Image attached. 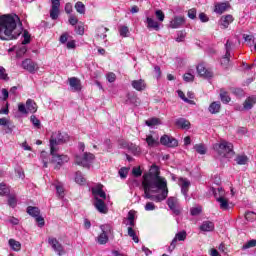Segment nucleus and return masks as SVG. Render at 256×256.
<instances>
[{"label": "nucleus", "instance_id": "25", "mask_svg": "<svg viewBox=\"0 0 256 256\" xmlns=\"http://www.w3.org/2000/svg\"><path fill=\"white\" fill-rule=\"evenodd\" d=\"M200 231L211 232L215 229V224L211 221H204L199 227Z\"/></svg>", "mask_w": 256, "mask_h": 256}, {"label": "nucleus", "instance_id": "23", "mask_svg": "<svg viewBox=\"0 0 256 256\" xmlns=\"http://www.w3.org/2000/svg\"><path fill=\"white\" fill-rule=\"evenodd\" d=\"M94 207L99 211V213H107V205L105 204V199L95 200Z\"/></svg>", "mask_w": 256, "mask_h": 256}, {"label": "nucleus", "instance_id": "57", "mask_svg": "<svg viewBox=\"0 0 256 256\" xmlns=\"http://www.w3.org/2000/svg\"><path fill=\"white\" fill-rule=\"evenodd\" d=\"M232 47H233V42H230L229 40H227V42L225 44V50H226L225 55H231Z\"/></svg>", "mask_w": 256, "mask_h": 256}, {"label": "nucleus", "instance_id": "1", "mask_svg": "<svg viewBox=\"0 0 256 256\" xmlns=\"http://www.w3.org/2000/svg\"><path fill=\"white\" fill-rule=\"evenodd\" d=\"M23 33V22L17 14H6L0 16V39L2 41H13Z\"/></svg>", "mask_w": 256, "mask_h": 256}, {"label": "nucleus", "instance_id": "10", "mask_svg": "<svg viewBox=\"0 0 256 256\" xmlns=\"http://www.w3.org/2000/svg\"><path fill=\"white\" fill-rule=\"evenodd\" d=\"M61 8V0H51L50 18L53 21L59 19V13Z\"/></svg>", "mask_w": 256, "mask_h": 256}, {"label": "nucleus", "instance_id": "28", "mask_svg": "<svg viewBox=\"0 0 256 256\" xmlns=\"http://www.w3.org/2000/svg\"><path fill=\"white\" fill-rule=\"evenodd\" d=\"M147 28L148 29H154V31H159V22L155 21V19L151 17L146 18Z\"/></svg>", "mask_w": 256, "mask_h": 256}, {"label": "nucleus", "instance_id": "56", "mask_svg": "<svg viewBox=\"0 0 256 256\" xmlns=\"http://www.w3.org/2000/svg\"><path fill=\"white\" fill-rule=\"evenodd\" d=\"M106 78H107V81H108L109 83H115V80L117 79V76L115 75V73L109 72V73L106 75Z\"/></svg>", "mask_w": 256, "mask_h": 256}, {"label": "nucleus", "instance_id": "45", "mask_svg": "<svg viewBox=\"0 0 256 256\" xmlns=\"http://www.w3.org/2000/svg\"><path fill=\"white\" fill-rule=\"evenodd\" d=\"M0 79L2 81H9V76L7 75V71L3 66H0Z\"/></svg>", "mask_w": 256, "mask_h": 256}, {"label": "nucleus", "instance_id": "59", "mask_svg": "<svg viewBox=\"0 0 256 256\" xmlns=\"http://www.w3.org/2000/svg\"><path fill=\"white\" fill-rule=\"evenodd\" d=\"M68 21H69L70 25H72V26H75V25H77V23H79V20L73 14L69 15V20Z\"/></svg>", "mask_w": 256, "mask_h": 256}, {"label": "nucleus", "instance_id": "63", "mask_svg": "<svg viewBox=\"0 0 256 256\" xmlns=\"http://www.w3.org/2000/svg\"><path fill=\"white\" fill-rule=\"evenodd\" d=\"M18 111L19 113H22L23 115H27L28 111H27V107H25V104L20 103L18 105Z\"/></svg>", "mask_w": 256, "mask_h": 256}, {"label": "nucleus", "instance_id": "62", "mask_svg": "<svg viewBox=\"0 0 256 256\" xmlns=\"http://www.w3.org/2000/svg\"><path fill=\"white\" fill-rule=\"evenodd\" d=\"M190 213L193 217L201 214V207L191 208Z\"/></svg>", "mask_w": 256, "mask_h": 256}, {"label": "nucleus", "instance_id": "51", "mask_svg": "<svg viewBox=\"0 0 256 256\" xmlns=\"http://www.w3.org/2000/svg\"><path fill=\"white\" fill-rule=\"evenodd\" d=\"M56 193L59 197H64L65 189L63 188V185L56 184L55 185Z\"/></svg>", "mask_w": 256, "mask_h": 256}, {"label": "nucleus", "instance_id": "49", "mask_svg": "<svg viewBox=\"0 0 256 256\" xmlns=\"http://www.w3.org/2000/svg\"><path fill=\"white\" fill-rule=\"evenodd\" d=\"M23 38L24 40L22 41V45H27L31 42V35H29L27 30H24Z\"/></svg>", "mask_w": 256, "mask_h": 256}, {"label": "nucleus", "instance_id": "21", "mask_svg": "<svg viewBox=\"0 0 256 256\" xmlns=\"http://www.w3.org/2000/svg\"><path fill=\"white\" fill-rule=\"evenodd\" d=\"M131 85L133 87V89H135L136 91H145L147 84L145 83V80L143 79H139V80H133L131 82Z\"/></svg>", "mask_w": 256, "mask_h": 256}, {"label": "nucleus", "instance_id": "8", "mask_svg": "<svg viewBox=\"0 0 256 256\" xmlns=\"http://www.w3.org/2000/svg\"><path fill=\"white\" fill-rule=\"evenodd\" d=\"M59 150H54V152L52 153V149H50V155L52 156V160L51 163H56V166L54 167V169H61V167H63V165H65V163L69 162V156L67 155H60L58 154Z\"/></svg>", "mask_w": 256, "mask_h": 256}, {"label": "nucleus", "instance_id": "46", "mask_svg": "<svg viewBox=\"0 0 256 256\" xmlns=\"http://www.w3.org/2000/svg\"><path fill=\"white\" fill-rule=\"evenodd\" d=\"M183 79L186 83H191L195 81V75H193L191 72H188L184 74Z\"/></svg>", "mask_w": 256, "mask_h": 256}, {"label": "nucleus", "instance_id": "31", "mask_svg": "<svg viewBox=\"0 0 256 256\" xmlns=\"http://www.w3.org/2000/svg\"><path fill=\"white\" fill-rule=\"evenodd\" d=\"M220 99L222 103H229L231 101V97H229V93L225 89L220 90Z\"/></svg>", "mask_w": 256, "mask_h": 256}, {"label": "nucleus", "instance_id": "60", "mask_svg": "<svg viewBox=\"0 0 256 256\" xmlns=\"http://www.w3.org/2000/svg\"><path fill=\"white\" fill-rule=\"evenodd\" d=\"M156 206L153 202H147L145 205V211H155Z\"/></svg>", "mask_w": 256, "mask_h": 256}, {"label": "nucleus", "instance_id": "33", "mask_svg": "<svg viewBox=\"0 0 256 256\" xmlns=\"http://www.w3.org/2000/svg\"><path fill=\"white\" fill-rule=\"evenodd\" d=\"M75 182L78 185H85V183H87V180L85 179V177H83V174L80 171H78L76 172Z\"/></svg>", "mask_w": 256, "mask_h": 256}, {"label": "nucleus", "instance_id": "6", "mask_svg": "<svg viewBox=\"0 0 256 256\" xmlns=\"http://www.w3.org/2000/svg\"><path fill=\"white\" fill-rule=\"evenodd\" d=\"M101 233L96 237L99 245H107L109 243V235L113 234V226L111 224H103L100 226Z\"/></svg>", "mask_w": 256, "mask_h": 256}, {"label": "nucleus", "instance_id": "40", "mask_svg": "<svg viewBox=\"0 0 256 256\" xmlns=\"http://www.w3.org/2000/svg\"><path fill=\"white\" fill-rule=\"evenodd\" d=\"M128 235L131 237V239L134 240L135 243H139V237H137V234L135 233V230H133L132 227H128Z\"/></svg>", "mask_w": 256, "mask_h": 256}, {"label": "nucleus", "instance_id": "13", "mask_svg": "<svg viewBox=\"0 0 256 256\" xmlns=\"http://www.w3.org/2000/svg\"><path fill=\"white\" fill-rule=\"evenodd\" d=\"M160 143L161 145H164L165 147H170V148L178 147L179 145V141H177V139L169 135H163L160 138Z\"/></svg>", "mask_w": 256, "mask_h": 256}, {"label": "nucleus", "instance_id": "53", "mask_svg": "<svg viewBox=\"0 0 256 256\" xmlns=\"http://www.w3.org/2000/svg\"><path fill=\"white\" fill-rule=\"evenodd\" d=\"M108 29L105 27H100L98 28V37H100L101 39H105L107 37V33Z\"/></svg>", "mask_w": 256, "mask_h": 256}, {"label": "nucleus", "instance_id": "38", "mask_svg": "<svg viewBox=\"0 0 256 256\" xmlns=\"http://www.w3.org/2000/svg\"><path fill=\"white\" fill-rule=\"evenodd\" d=\"M8 205H9V207H12L13 209H15V207H17V197H15V195L8 196Z\"/></svg>", "mask_w": 256, "mask_h": 256}, {"label": "nucleus", "instance_id": "14", "mask_svg": "<svg viewBox=\"0 0 256 256\" xmlns=\"http://www.w3.org/2000/svg\"><path fill=\"white\" fill-rule=\"evenodd\" d=\"M167 205L174 215H180L181 208L179 207V200L176 197H169Z\"/></svg>", "mask_w": 256, "mask_h": 256}, {"label": "nucleus", "instance_id": "27", "mask_svg": "<svg viewBox=\"0 0 256 256\" xmlns=\"http://www.w3.org/2000/svg\"><path fill=\"white\" fill-rule=\"evenodd\" d=\"M255 104H256V97L250 96L245 100L243 107L246 111H249L250 109H253V105Z\"/></svg>", "mask_w": 256, "mask_h": 256}, {"label": "nucleus", "instance_id": "35", "mask_svg": "<svg viewBox=\"0 0 256 256\" xmlns=\"http://www.w3.org/2000/svg\"><path fill=\"white\" fill-rule=\"evenodd\" d=\"M74 7L77 13H79L80 15H85V4H83V2L81 1L76 2Z\"/></svg>", "mask_w": 256, "mask_h": 256}, {"label": "nucleus", "instance_id": "50", "mask_svg": "<svg viewBox=\"0 0 256 256\" xmlns=\"http://www.w3.org/2000/svg\"><path fill=\"white\" fill-rule=\"evenodd\" d=\"M146 143L149 147H155V145H157V140H155L151 135H148L146 137Z\"/></svg>", "mask_w": 256, "mask_h": 256}, {"label": "nucleus", "instance_id": "3", "mask_svg": "<svg viewBox=\"0 0 256 256\" xmlns=\"http://www.w3.org/2000/svg\"><path fill=\"white\" fill-rule=\"evenodd\" d=\"M169 195V188H159V187H150L148 191L144 189V199H151V201H156L157 203H161V201H165L167 196Z\"/></svg>", "mask_w": 256, "mask_h": 256}, {"label": "nucleus", "instance_id": "2", "mask_svg": "<svg viewBox=\"0 0 256 256\" xmlns=\"http://www.w3.org/2000/svg\"><path fill=\"white\" fill-rule=\"evenodd\" d=\"M159 175V166L153 164L150 168V177L145 175L142 182V187L146 189V193L149 191L150 187H158V189H165V187H167V179Z\"/></svg>", "mask_w": 256, "mask_h": 256}, {"label": "nucleus", "instance_id": "19", "mask_svg": "<svg viewBox=\"0 0 256 256\" xmlns=\"http://www.w3.org/2000/svg\"><path fill=\"white\" fill-rule=\"evenodd\" d=\"M179 185L181 187V193L187 197V193H189V187H191V182L187 178H180Z\"/></svg>", "mask_w": 256, "mask_h": 256}, {"label": "nucleus", "instance_id": "12", "mask_svg": "<svg viewBox=\"0 0 256 256\" xmlns=\"http://www.w3.org/2000/svg\"><path fill=\"white\" fill-rule=\"evenodd\" d=\"M22 67L29 73H32V75L39 71V65L31 59H25L22 61Z\"/></svg>", "mask_w": 256, "mask_h": 256}, {"label": "nucleus", "instance_id": "44", "mask_svg": "<svg viewBox=\"0 0 256 256\" xmlns=\"http://www.w3.org/2000/svg\"><path fill=\"white\" fill-rule=\"evenodd\" d=\"M155 15L156 19L160 21V23H163L165 21V13H163V10H156Z\"/></svg>", "mask_w": 256, "mask_h": 256}, {"label": "nucleus", "instance_id": "58", "mask_svg": "<svg viewBox=\"0 0 256 256\" xmlns=\"http://www.w3.org/2000/svg\"><path fill=\"white\" fill-rule=\"evenodd\" d=\"M188 17L189 19H197V9L192 8L188 10Z\"/></svg>", "mask_w": 256, "mask_h": 256}, {"label": "nucleus", "instance_id": "26", "mask_svg": "<svg viewBox=\"0 0 256 256\" xmlns=\"http://www.w3.org/2000/svg\"><path fill=\"white\" fill-rule=\"evenodd\" d=\"M231 23H233V16L231 14L221 17L220 25H222V27H224V29H227V27H229V25H231Z\"/></svg>", "mask_w": 256, "mask_h": 256}, {"label": "nucleus", "instance_id": "61", "mask_svg": "<svg viewBox=\"0 0 256 256\" xmlns=\"http://www.w3.org/2000/svg\"><path fill=\"white\" fill-rule=\"evenodd\" d=\"M177 241H178L177 239L173 238L170 246L168 247V251L170 253H173V251H175V248L177 247Z\"/></svg>", "mask_w": 256, "mask_h": 256}, {"label": "nucleus", "instance_id": "20", "mask_svg": "<svg viewBox=\"0 0 256 256\" xmlns=\"http://www.w3.org/2000/svg\"><path fill=\"white\" fill-rule=\"evenodd\" d=\"M175 125L176 127H178L179 129H190L191 128V122H189V120L185 119V118H178L175 121Z\"/></svg>", "mask_w": 256, "mask_h": 256}, {"label": "nucleus", "instance_id": "32", "mask_svg": "<svg viewBox=\"0 0 256 256\" xmlns=\"http://www.w3.org/2000/svg\"><path fill=\"white\" fill-rule=\"evenodd\" d=\"M237 165H247L249 158L247 155H238L235 159Z\"/></svg>", "mask_w": 256, "mask_h": 256}, {"label": "nucleus", "instance_id": "47", "mask_svg": "<svg viewBox=\"0 0 256 256\" xmlns=\"http://www.w3.org/2000/svg\"><path fill=\"white\" fill-rule=\"evenodd\" d=\"M229 57H231V55L225 54V55L223 56V58L221 59V65H222V67H224L225 69H227V68L229 67V61H230Z\"/></svg>", "mask_w": 256, "mask_h": 256}, {"label": "nucleus", "instance_id": "55", "mask_svg": "<svg viewBox=\"0 0 256 256\" xmlns=\"http://www.w3.org/2000/svg\"><path fill=\"white\" fill-rule=\"evenodd\" d=\"M176 41L177 43H183V41H185V32L179 31L177 33Z\"/></svg>", "mask_w": 256, "mask_h": 256}, {"label": "nucleus", "instance_id": "34", "mask_svg": "<svg viewBox=\"0 0 256 256\" xmlns=\"http://www.w3.org/2000/svg\"><path fill=\"white\" fill-rule=\"evenodd\" d=\"M27 213L31 215V217H37L40 215L41 211L37 207L28 206Z\"/></svg>", "mask_w": 256, "mask_h": 256}, {"label": "nucleus", "instance_id": "24", "mask_svg": "<svg viewBox=\"0 0 256 256\" xmlns=\"http://www.w3.org/2000/svg\"><path fill=\"white\" fill-rule=\"evenodd\" d=\"M208 111L209 113H211V115H217V113H220L221 102L219 101L212 102L208 107Z\"/></svg>", "mask_w": 256, "mask_h": 256}, {"label": "nucleus", "instance_id": "48", "mask_svg": "<svg viewBox=\"0 0 256 256\" xmlns=\"http://www.w3.org/2000/svg\"><path fill=\"white\" fill-rule=\"evenodd\" d=\"M175 239H177L178 241H185V239H187V232L185 231H181L176 233Z\"/></svg>", "mask_w": 256, "mask_h": 256}, {"label": "nucleus", "instance_id": "29", "mask_svg": "<svg viewBox=\"0 0 256 256\" xmlns=\"http://www.w3.org/2000/svg\"><path fill=\"white\" fill-rule=\"evenodd\" d=\"M26 109L28 113H37V103H35V101L32 99H28L26 101Z\"/></svg>", "mask_w": 256, "mask_h": 256}, {"label": "nucleus", "instance_id": "11", "mask_svg": "<svg viewBox=\"0 0 256 256\" xmlns=\"http://www.w3.org/2000/svg\"><path fill=\"white\" fill-rule=\"evenodd\" d=\"M91 191L95 201L107 199V194L103 191V184L95 185L91 188Z\"/></svg>", "mask_w": 256, "mask_h": 256}, {"label": "nucleus", "instance_id": "15", "mask_svg": "<svg viewBox=\"0 0 256 256\" xmlns=\"http://www.w3.org/2000/svg\"><path fill=\"white\" fill-rule=\"evenodd\" d=\"M231 9V4L229 2H217L214 4V13L216 15H223V13Z\"/></svg>", "mask_w": 256, "mask_h": 256}, {"label": "nucleus", "instance_id": "43", "mask_svg": "<svg viewBox=\"0 0 256 256\" xmlns=\"http://www.w3.org/2000/svg\"><path fill=\"white\" fill-rule=\"evenodd\" d=\"M75 31L77 35H84L85 34V27L83 26V23L80 22L75 26Z\"/></svg>", "mask_w": 256, "mask_h": 256}, {"label": "nucleus", "instance_id": "64", "mask_svg": "<svg viewBox=\"0 0 256 256\" xmlns=\"http://www.w3.org/2000/svg\"><path fill=\"white\" fill-rule=\"evenodd\" d=\"M128 173H129V169H127V168H121L119 170V175H120L121 179H125L127 177Z\"/></svg>", "mask_w": 256, "mask_h": 256}, {"label": "nucleus", "instance_id": "39", "mask_svg": "<svg viewBox=\"0 0 256 256\" xmlns=\"http://www.w3.org/2000/svg\"><path fill=\"white\" fill-rule=\"evenodd\" d=\"M11 190L8 188L7 184L0 183V195H9Z\"/></svg>", "mask_w": 256, "mask_h": 256}, {"label": "nucleus", "instance_id": "42", "mask_svg": "<svg viewBox=\"0 0 256 256\" xmlns=\"http://www.w3.org/2000/svg\"><path fill=\"white\" fill-rule=\"evenodd\" d=\"M30 121L32 125H34V127H36L37 129H41V121L35 115H32L30 117Z\"/></svg>", "mask_w": 256, "mask_h": 256}, {"label": "nucleus", "instance_id": "30", "mask_svg": "<svg viewBox=\"0 0 256 256\" xmlns=\"http://www.w3.org/2000/svg\"><path fill=\"white\" fill-rule=\"evenodd\" d=\"M8 245L12 249V251H16V252L21 251V242L13 238L9 239Z\"/></svg>", "mask_w": 256, "mask_h": 256}, {"label": "nucleus", "instance_id": "4", "mask_svg": "<svg viewBox=\"0 0 256 256\" xmlns=\"http://www.w3.org/2000/svg\"><path fill=\"white\" fill-rule=\"evenodd\" d=\"M214 150L220 157H226L227 159L231 158L232 155H235L233 144L225 140L221 141L219 144H215Z\"/></svg>", "mask_w": 256, "mask_h": 256}, {"label": "nucleus", "instance_id": "22", "mask_svg": "<svg viewBox=\"0 0 256 256\" xmlns=\"http://www.w3.org/2000/svg\"><path fill=\"white\" fill-rule=\"evenodd\" d=\"M69 85L73 91H81V80L77 77H71L68 79Z\"/></svg>", "mask_w": 256, "mask_h": 256}, {"label": "nucleus", "instance_id": "18", "mask_svg": "<svg viewBox=\"0 0 256 256\" xmlns=\"http://www.w3.org/2000/svg\"><path fill=\"white\" fill-rule=\"evenodd\" d=\"M197 73L200 77H204V79H211L213 77V72L207 70L203 64L197 66Z\"/></svg>", "mask_w": 256, "mask_h": 256}, {"label": "nucleus", "instance_id": "7", "mask_svg": "<svg viewBox=\"0 0 256 256\" xmlns=\"http://www.w3.org/2000/svg\"><path fill=\"white\" fill-rule=\"evenodd\" d=\"M95 161V155L90 152H85L83 155H76L75 163L76 165H80V167H86L89 169L91 164Z\"/></svg>", "mask_w": 256, "mask_h": 256}, {"label": "nucleus", "instance_id": "54", "mask_svg": "<svg viewBox=\"0 0 256 256\" xmlns=\"http://www.w3.org/2000/svg\"><path fill=\"white\" fill-rule=\"evenodd\" d=\"M251 247H256V240H250L242 246V249H251Z\"/></svg>", "mask_w": 256, "mask_h": 256}, {"label": "nucleus", "instance_id": "16", "mask_svg": "<svg viewBox=\"0 0 256 256\" xmlns=\"http://www.w3.org/2000/svg\"><path fill=\"white\" fill-rule=\"evenodd\" d=\"M48 242L52 246V249L58 255H65V249L63 248V245H61V243H59V240H57V238H49Z\"/></svg>", "mask_w": 256, "mask_h": 256}, {"label": "nucleus", "instance_id": "5", "mask_svg": "<svg viewBox=\"0 0 256 256\" xmlns=\"http://www.w3.org/2000/svg\"><path fill=\"white\" fill-rule=\"evenodd\" d=\"M69 141V134L67 133H54L50 139V149H52V153L55 151H59V145H63V143H67Z\"/></svg>", "mask_w": 256, "mask_h": 256}, {"label": "nucleus", "instance_id": "9", "mask_svg": "<svg viewBox=\"0 0 256 256\" xmlns=\"http://www.w3.org/2000/svg\"><path fill=\"white\" fill-rule=\"evenodd\" d=\"M217 191L219 193V197H217V192H214L216 201L220 203V209H223V211H227V209H229V201H227V199L223 197L225 195V191H223V188H218Z\"/></svg>", "mask_w": 256, "mask_h": 256}, {"label": "nucleus", "instance_id": "52", "mask_svg": "<svg viewBox=\"0 0 256 256\" xmlns=\"http://www.w3.org/2000/svg\"><path fill=\"white\" fill-rule=\"evenodd\" d=\"M119 33L121 37H129V28L127 26H122L119 28Z\"/></svg>", "mask_w": 256, "mask_h": 256}, {"label": "nucleus", "instance_id": "37", "mask_svg": "<svg viewBox=\"0 0 256 256\" xmlns=\"http://www.w3.org/2000/svg\"><path fill=\"white\" fill-rule=\"evenodd\" d=\"M194 149L199 155H205V153H207V147H205L204 144H196Z\"/></svg>", "mask_w": 256, "mask_h": 256}, {"label": "nucleus", "instance_id": "41", "mask_svg": "<svg viewBox=\"0 0 256 256\" xmlns=\"http://www.w3.org/2000/svg\"><path fill=\"white\" fill-rule=\"evenodd\" d=\"M145 123L148 127H155V125H159L161 122L159 121V118H151L146 120Z\"/></svg>", "mask_w": 256, "mask_h": 256}, {"label": "nucleus", "instance_id": "17", "mask_svg": "<svg viewBox=\"0 0 256 256\" xmlns=\"http://www.w3.org/2000/svg\"><path fill=\"white\" fill-rule=\"evenodd\" d=\"M183 25H185V17L183 16H174L169 23L171 29H179V27H183Z\"/></svg>", "mask_w": 256, "mask_h": 256}, {"label": "nucleus", "instance_id": "36", "mask_svg": "<svg viewBox=\"0 0 256 256\" xmlns=\"http://www.w3.org/2000/svg\"><path fill=\"white\" fill-rule=\"evenodd\" d=\"M40 159H42L43 167L47 168L49 163V154L46 151H42L40 154Z\"/></svg>", "mask_w": 256, "mask_h": 256}]
</instances>
